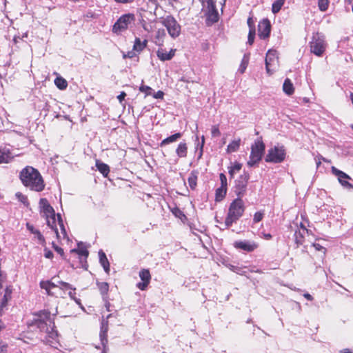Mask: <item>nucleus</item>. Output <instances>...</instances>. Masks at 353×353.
Wrapping results in <instances>:
<instances>
[{"mask_svg":"<svg viewBox=\"0 0 353 353\" xmlns=\"http://www.w3.org/2000/svg\"><path fill=\"white\" fill-rule=\"evenodd\" d=\"M265 148V144L260 140L256 141L252 145L250 159L247 163L249 167L254 166L261 160Z\"/></svg>","mask_w":353,"mask_h":353,"instance_id":"nucleus-3","label":"nucleus"},{"mask_svg":"<svg viewBox=\"0 0 353 353\" xmlns=\"http://www.w3.org/2000/svg\"><path fill=\"white\" fill-rule=\"evenodd\" d=\"M285 0H276L272 7V11L274 14H276L280 11L282 6H283Z\"/></svg>","mask_w":353,"mask_h":353,"instance_id":"nucleus-36","label":"nucleus"},{"mask_svg":"<svg viewBox=\"0 0 353 353\" xmlns=\"http://www.w3.org/2000/svg\"><path fill=\"white\" fill-rule=\"evenodd\" d=\"M56 314L57 312L51 314L47 310H40L34 314L35 318L31 324V326L37 327L40 332L46 334L44 342L50 345H52L58 337L54 319Z\"/></svg>","mask_w":353,"mask_h":353,"instance_id":"nucleus-1","label":"nucleus"},{"mask_svg":"<svg viewBox=\"0 0 353 353\" xmlns=\"http://www.w3.org/2000/svg\"><path fill=\"white\" fill-rule=\"evenodd\" d=\"M188 226L195 235H198V233H203L206 230V227L201 222H189Z\"/></svg>","mask_w":353,"mask_h":353,"instance_id":"nucleus-22","label":"nucleus"},{"mask_svg":"<svg viewBox=\"0 0 353 353\" xmlns=\"http://www.w3.org/2000/svg\"><path fill=\"white\" fill-rule=\"evenodd\" d=\"M59 284L60 285L59 288L61 290H72L73 291L76 290L72 286V285L64 281H59Z\"/></svg>","mask_w":353,"mask_h":353,"instance_id":"nucleus-42","label":"nucleus"},{"mask_svg":"<svg viewBox=\"0 0 353 353\" xmlns=\"http://www.w3.org/2000/svg\"><path fill=\"white\" fill-rule=\"evenodd\" d=\"M175 216L182 220L183 217L185 216V215L183 214L181 211H180L179 209H176L175 212H174Z\"/></svg>","mask_w":353,"mask_h":353,"instance_id":"nucleus-56","label":"nucleus"},{"mask_svg":"<svg viewBox=\"0 0 353 353\" xmlns=\"http://www.w3.org/2000/svg\"><path fill=\"white\" fill-rule=\"evenodd\" d=\"M12 288L11 285L7 286L5 289L3 296L0 302V315H2L6 309L8 303L12 299Z\"/></svg>","mask_w":353,"mask_h":353,"instance_id":"nucleus-18","label":"nucleus"},{"mask_svg":"<svg viewBox=\"0 0 353 353\" xmlns=\"http://www.w3.org/2000/svg\"><path fill=\"white\" fill-rule=\"evenodd\" d=\"M285 150L283 146H274L270 148L265 157V161L268 163H279L284 161Z\"/></svg>","mask_w":353,"mask_h":353,"instance_id":"nucleus-5","label":"nucleus"},{"mask_svg":"<svg viewBox=\"0 0 353 353\" xmlns=\"http://www.w3.org/2000/svg\"><path fill=\"white\" fill-rule=\"evenodd\" d=\"M234 246L238 250L251 252L255 250L259 245L256 242L250 240L236 241L234 243Z\"/></svg>","mask_w":353,"mask_h":353,"instance_id":"nucleus-10","label":"nucleus"},{"mask_svg":"<svg viewBox=\"0 0 353 353\" xmlns=\"http://www.w3.org/2000/svg\"><path fill=\"white\" fill-rule=\"evenodd\" d=\"M97 285L100 291L103 300L108 299L109 284L107 282H97Z\"/></svg>","mask_w":353,"mask_h":353,"instance_id":"nucleus-27","label":"nucleus"},{"mask_svg":"<svg viewBox=\"0 0 353 353\" xmlns=\"http://www.w3.org/2000/svg\"><path fill=\"white\" fill-rule=\"evenodd\" d=\"M146 45L147 40L141 41L139 38H136L133 46V50L137 52H141L146 47Z\"/></svg>","mask_w":353,"mask_h":353,"instance_id":"nucleus-33","label":"nucleus"},{"mask_svg":"<svg viewBox=\"0 0 353 353\" xmlns=\"http://www.w3.org/2000/svg\"><path fill=\"white\" fill-rule=\"evenodd\" d=\"M176 154L179 158H185L188 154V145L185 141L181 142L176 149Z\"/></svg>","mask_w":353,"mask_h":353,"instance_id":"nucleus-28","label":"nucleus"},{"mask_svg":"<svg viewBox=\"0 0 353 353\" xmlns=\"http://www.w3.org/2000/svg\"><path fill=\"white\" fill-rule=\"evenodd\" d=\"M243 212V201L240 199H236L231 203L228 215L231 219H238L241 216Z\"/></svg>","mask_w":353,"mask_h":353,"instance_id":"nucleus-9","label":"nucleus"},{"mask_svg":"<svg viewBox=\"0 0 353 353\" xmlns=\"http://www.w3.org/2000/svg\"><path fill=\"white\" fill-rule=\"evenodd\" d=\"M326 43L323 35L315 33L310 42V52L318 57L322 56L326 48Z\"/></svg>","mask_w":353,"mask_h":353,"instance_id":"nucleus-4","label":"nucleus"},{"mask_svg":"<svg viewBox=\"0 0 353 353\" xmlns=\"http://www.w3.org/2000/svg\"><path fill=\"white\" fill-rule=\"evenodd\" d=\"M54 84L60 90H65L68 86L67 81L63 77H57L54 80Z\"/></svg>","mask_w":353,"mask_h":353,"instance_id":"nucleus-35","label":"nucleus"},{"mask_svg":"<svg viewBox=\"0 0 353 353\" xmlns=\"http://www.w3.org/2000/svg\"><path fill=\"white\" fill-rule=\"evenodd\" d=\"M22 183L32 191L41 192L45 188V183L39 172L32 166H26L20 172Z\"/></svg>","mask_w":353,"mask_h":353,"instance_id":"nucleus-2","label":"nucleus"},{"mask_svg":"<svg viewBox=\"0 0 353 353\" xmlns=\"http://www.w3.org/2000/svg\"><path fill=\"white\" fill-rule=\"evenodd\" d=\"M242 165L240 163L235 162L232 166L229 168V174L233 177L236 172H238L241 169Z\"/></svg>","mask_w":353,"mask_h":353,"instance_id":"nucleus-39","label":"nucleus"},{"mask_svg":"<svg viewBox=\"0 0 353 353\" xmlns=\"http://www.w3.org/2000/svg\"><path fill=\"white\" fill-rule=\"evenodd\" d=\"M70 252L71 254H77L79 255V258L81 263L86 261V259L88 258L89 254L87 248L85 246H83L82 242L78 243V248L71 250Z\"/></svg>","mask_w":353,"mask_h":353,"instance_id":"nucleus-19","label":"nucleus"},{"mask_svg":"<svg viewBox=\"0 0 353 353\" xmlns=\"http://www.w3.org/2000/svg\"><path fill=\"white\" fill-rule=\"evenodd\" d=\"M16 197L19 199L20 202H21L25 205H28V199L27 196L23 195L21 192H17L16 193Z\"/></svg>","mask_w":353,"mask_h":353,"instance_id":"nucleus-44","label":"nucleus"},{"mask_svg":"<svg viewBox=\"0 0 353 353\" xmlns=\"http://www.w3.org/2000/svg\"><path fill=\"white\" fill-rule=\"evenodd\" d=\"M152 90V89L148 85H142L139 87V91L141 92H144L145 94V97L150 95Z\"/></svg>","mask_w":353,"mask_h":353,"instance_id":"nucleus-45","label":"nucleus"},{"mask_svg":"<svg viewBox=\"0 0 353 353\" xmlns=\"http://www.w3.org/2000/svg\"><path fill=\"white\" fill-rule=\"evenodd\" d=\"M52 248L61 256L64 257V251L61 248L57 245L54 243H52Z\"/></svg>","mask_w":353,"mask_h":353,"instance_id":"nucleus-49","label":"nucleus"},{"mask_svg":"<svg viewBox=\"0 0 353 353\" xmlns=\"http://www.w3.org/2000/svg\"><path fill=\"white\" fill-rule=\"evenodd\" d=\"M207 20L216 23L219 20V13L216 8V0H207Z\"/></svg>","mask_w":353,"mask_h":353,"instance_id":"nucleus-11","label":"nucleus"},{"mask_svg":"<svg viewBox=\"0 0 353 353\" xmlns=\"http://www.w3.org/2000/svg\"><path fill=\"white\" fill-rule=\"evenodd\" d=\"M204 143H205V137H204V136H202V137H201V145H200V154H199V157H201L202 154H203V148Z\"/></svg>","mask_w":353,"mask_h":353,"instance_id":"nucleus-59","label":"nucleus"},{"mask_svg":"<svg viewBox=\"0 0 353 353\" xmlns=\"http://www.w3.org/2000/svg\"><path fill=\"white\" fill-rule=\"evenodd\" d=\"M258 234L263 236L265 239H270L272 237V235L270 233H265L263 231H261V229L259 230Z\"/></svg>","mask_w":353,"mask_h":353,"instance_id":"nucleus-52","label":"nucleus"},{"mask_svg":"<svg viewBox=\"0 0 353 353\" xmlns=\"http://www.w3.org/2000/svg\"><path fill=\"white\" fill-rule=\"evenodd\" d=\"M108 330V321L103 320L101 323V332H100V340L102 345L108 344L107 332Z\"/></svg>","mask_w":353,"mask_h":353,"instance_id":"nucleus-23","label":"nucleus"},{"mask_svg":"<svg viewBox=\"0 0 353 353\" xmlns=\"http://www.w3.org/2000/svg\"><path fill=\"white\" fill-rule=\"evenodd\" d=\"M99 263L103 267L105 273L109 274L110 272V263L106 257L105 254L103 250H100L99 252Z\"/></svg>","mask_w":353,"mask_h":353,"instance_id":"nucleus-26","label":"nucleus"},{"mask_svg":"<svg viewBox=\"0 0 353 353\" xmlns=\"http://www.w3.org/2000/svg\"><path fill=\"white\" fill-rule=\"evenodd\" d=\"M165 36V32L163 29H159L156 34V39L157 41L156 43L159 46H163V38Z\"/></svg>","mask_w":353,"mask_h":353,"instance_id":"nucleus-38","label":"nucleus"},{"mask_svg":"<svg viewBox=\"0 0 353 353\" xmlns=\"http://www.w3.org/2000/svg\"><path fill=\"white\" fill-rule=\"evenodd\" d=\"M248 57L245 55L242 59V61H241V65L239 68V71L241 73H243L245 72V70L248 66Z\"/></svg>","mask_w":353,"mask_h":353,"instance_id":"nucleus-40","label":"nucleus"},{"mask_svg":"<svg viewBox=\"0 0 353 353\" xmlns=\"http://www.w3.org/2000/svg\"><path fill=\"white\" fill-rule=\"evenodd\" d=\"M341 353H353L349 349H343L341 351Z\"/></svg>","mask_w":353,"mask_h":353,"instance_id":"nucleus-64","label":"nucleus"},{"mask_svg":"<svg viewBox=\"0 0 353 353\" xmlns=\"http://www.w3.org/2000/svg\"><path fill=\"white\" fill-rule=\"evenodd\" d=\"M249 178V174L244 172L239 176V179L236 181V188L239 194L245 191Z\"/></svg>","mask_w":353,"mask_h":353,"instance_id":"nucleus-20","label":"nucleus"},{"mask_svg":"<svg viewBox=\"0 0 353 353\" xmlns=\"http://www.w3.org/2000/svg\"><path fill=\"white\" fill-rule=\"evenodd\" d=\"M13 158L14 155L8 148L0 146V164L8 163L10 162Z\"/></svg>","mask_w":353,"mask_h":353,"instance_id":"nucleus-21","label":"nucleus"},{"mask_svg":"<svg viewBox=\"0 0 353 353\" xmlns=\"http://www.w3.org/2000/svg\"><path fill=\"white\" fill-rule=\"evenodd\" d=\"M241 139L232 141L227 147V152L232 153L237 151L240 147Z\"/></svg>","mask_w":353,"mask_h":353,"instance_id":"nucleus-32","label":"nucleus"},{"mask_svg":"<svg viewBox=\"0 0 353 353\" xmlns=\"http://www.w3.org/2000/svg\"><path fill=\"white\" fill-rule=\"evenodd\" d=\"M271 31L270 22L268 19H263L259 23L258 34L261 39L268 38Z\"/></svg>","mask_w":353,"mask_h":353,"instance_id":"nucleus-12","label":"nucleus"},{"mask_svg":"<svg viewBox=\"0 0 353 353\" xmlns=\"http://www.w3.org/2000/svg\"><path fill=\"white\" fill-rule=\"evenodd\" d=\"M47 223L50 227H51L52 228H53L54 230V232L56 233L57 239L68 240V236L67 235V232H66L64 222H57L59 225V228H60V230H61L60 232H59L58 229L57 228V224H56L57 222H47Z\"/></svg>","mask_w":353,"mask_h":353,"instance_id":"nucleus-17","label":"nucleus"},{"mask_svg":"<svg viewBox=\"0 0 353 353\" xmlns=\"http://www.w3.org/2000/svg\"><path fill=\"white\" fill-rule=\"evenodd\" d=\"M303 296H304L306 299H307V300H309V301H312V300H313V297H312V295H311V294H310L309 293H305V294H303Z\"/></svg>","mask_w":353,"mask_h":353,"instance_id":"nucleus-62","label":"nucleus"},{"mask_svg":"<svg viewBox=\"0 0 353 353\" xmlns=\"http://www.w3.org/2000/svg\"><path fill=\"white\" fill-rule=\"evenodd\" d=\"M96 167L104 177L108 176L110 172V167L99 160H96Z\"/></svg>","mask_w":353,"mask_h":353,"instance_id":"nucleus-29","label":"nucleus"},{"mask_svg":"<svg viewBox=\"0 0 353 353\" xmlns=\"http://www.w3.org/2000/svg\"><path fill=\"white\" fill-rule=\"evenodd\" d=\"M139 275L142 282L138 283L137 286L141 290H145L151 279L150 271L148 269H143L139 272Z\"/></svg>","mask_w":353,"mask_h":353,"instance_id":"nucleus-16","label":"nucleus"},{"mask_svg":"<svg viewBox=\"0 0 353 353\" xmlns=\"http://www.w3.org/2000/svg\"><path fill=\"white\" fill-rule=\"evenodd\" d=\"M7 352V345L2 341H0V353H6Z\"/></svg>","mask_w":353,"mask_h":353,"instance_id":"nucleus-57","label":"nucleus"},{"mask_svg":"<svg viewBox=\"0 0 353 353\" xmlns=\"http://www.w3.org/2000/svg\"><path fill=\"white\" fill-rule=\"evenodd\" d=\"M39 207L41 208V213L47 220L50 219L52 221H62L61 215L60 214H55L53 208L49 204L46 199H40Z\"/></svg>","mask_w":353,"mask_h":353,"instance_id":"nucleus-7","label":"nucleus"},{"mask_svg":"<svg viewBox=\"0 0 353 353\" xmlns=\"http://www.w3.org/2000/svg\"><path fill=\"white\" fill-rule=\"evenodd\" d=\"M329 5V0H319V7L321 11H325Z\"/></svg>","mask_w":353,"mask_h":353,"instance_id":"nucleus-43","label":"nucleus"},{"mask_svg":"<svg viewBox=\"0 0 353 353\" xmlns=\"http://www.w3.org/2000/svg\"><path fill=\"white\" fill-rule=\"evenodd\" d=\"M283 92L288 95H291L294 93V88L293 83H292L290 79H286L284 81V83L283 85Z\"/></svg>","mask_w":353,"mask_h":353,"instance_id":"nucleus-31","label":"nucleus"},{"mask_svg":"<svg viewBox=\"0 0 353 353\" xmlns=\"http://www.w3.org/2000/svg\"><path fill=\"white\" fill-rule=\"evenodd\" d=\"M157 55L161 61H169L174 57V50H171L169 52H168L163 49L161 48L157 50Z\"/></svg>","mask_w":353,"mask_h":353,"instance_id":"nucleus-25","label":"nucleus"},{"mask_svg":"<svg viewBox=\"0 0 353 353\" xmlns=\"http://www.w3.org/2000/svg\"><path fill=\"white\" fill-rule=\"evenodd\" d=\"M310 233H311V230L307 229L303 222H300V228L294 233V241L297 247L303 243L305 235Z\"/></svg>","mask_w":353,"mask_h":353,"instance_id":"nucleus-13","label":"nucleus"},{"mask_svg":"<svg viewBox=\"0 0 353 353\" xmlns=\"http://www.w3.org/2000/svg\"><path fill=\"white\" fill-rule=\"evenodd\" d=\"M255 37V30L250 28L249 34H248V42L250 45H252L254 43Z\"/></svg>","mask_w":353,"mask_h":353,"instance_id":"nucleus-46","label":"nucleus"},{"mask_svg":"<svg viewBox=\"0 0 353 353\" xmlns=\"http://www.w3.org/2000/svg\"><path fill=\"white\" fill-rule=\"evenodd\" d=\"M162 24L166 28L172 38L175 39L180 35L181 26L172 16L169 15L164 18Z\"/></svg>","mask_w":353,"mask_h":353,"instance_id":"nucleus-6","label":"nucleus"},{"mask_svg":"<svg viewBox=\"0 0 353 353\" xmlns=\"http://www.w3.org/2000/svg\"><path fill=\"white\" fill-rule=\"evenodd\" d=\"M117 3H131L134 0H114Z\"/></svg>","mask_w":353,"mask_h":353,"instance_id":"nucleus-61","label":"nucleus"},{"mask_svg":"<svg viewBox=\"0 0 353 353\" xmlns=\"http://www.w3.org/2000/svg\"><path fill=\"white\" fill-rule=\"evenodd\" d=\"M263 219V213L262 212H257L254 214L253 221H261Z\"/></svg>","mask_w":353,"mask_h":353,"instance_id":"nucleus-50","label":"nucleus"},{"mask_svg":"<svg viewBox=\"0 0 353 353\" xmlns=\"http://www.w3.org/2000/svg\"><path fill=\"white\" fill-rule=\"evenodd\" d=\"M313 246L314 247V248L318 250V251H323L324 253L325 252V248L324 247H323L322 245H321L319 243H314L313 244Z\"/></svg>","mask_w":353,"mask_h":353,"instance_id":"nucleus-55","label":"nucleus"},{"mask_svg":"<svg viewBox=\"0 0 353 353\" xmlns=\"http://www.w3.org/2000/svg\"><path fill=\"white\" fill-rule=\"evenodd\" d=\"M332 172L338 177V180L341 185L348 189L353 188V185L347 181V179H350V177L347 174L334 166L332 167Z\"/></svg>","mask_w":353,"mask_h":353,"instance_id":"nucleus-15","label":"nucleus"},{"mask_svg":"<svg viewBox=\"0 0 353 353\" xmlns=\"http://www.w3.org/2000/svg\"><path fill=\"white\" fill-rule=\"evenodd\" d=\"M278 62V58L276 57V52L275 50H269L266 54L265 57V68L268 74L273 73V70H271V67L274 65Z\"/></svg>","mask_w":353,"mask_h":353,"instance_id":"nucleus-14","label":"nucleus"},{"mask_svg":"<svg viewBox=\"0 0 353 353\" xmlns=\"http://www.w3.org/2000/svg\"><path fill=\"white\" fill-rule=\"evenodd\" d=\"M164 96V93L162 91H158L154 94V98L155 99H163Z\"/></svg>","mask_w":353,"mask_h":353,"instance_id":"nucleus-58","label":"nucleus"},{"mask_svg":"<svg viewBox=\"0 0 353 353\" xmlns=\"http://www.w3.org/2000/svg\"><path fill=\"white\" fill-rule=\"evenodd\" d=\"M39 285L41 288L46 290L47 294L50 296H53L55 294L52 290L59 287L50 281H41Z\"/></svg>","mask_w":353,"mask_h":353,"instance_id":"nucleus-24","label":"nucleus"},{"mask_svg":"<svg viewBox=\"0 0 353 353\" xmlns=\"http://www.w3.org/2000/svg\"><path fill=\"white\" fill-rule=\"evenodd\" d=\"M44 256L47 259H52L53 257V253L48 248L44 249Z\"/></svg>","mask_w":353,"mask_h":353,"instance_id":"nucleus-53","label":"nucleus"},{"mask_svg":"<svg viewBox=\"0 0 353 353\" xmlns=\"http://www.w3.org/2000/svg\"><path fill=\"white\" fill-rule=\"evenodd\" d=\"M196 181H197V173L194 171H192L188 179V182L189 184L190 188L192 190H194L196 186Z\"/></svg>","mask_w":353,"mask_h":353,"instance_id":"nucleus-34","label":"nucleus"},{"mask_svg":"<svg viewBox=\"0 0 353 353\" xmlns=\"http://www.w3.org/2000/svg\"><path fill=\"white\" fill-rule=\"evenodd\" d=\"M134 20L133 14H125L119 17L117 22L114 24L112 31L114 33H120L126 30L128 25Z\"/></svg>","mask_w":353,"mask_h":353,"instance_id":"nucleus-8","label":"nucleus"},{"mask_svg":"<svg viewBox=\"0 0 353 353\" xmlns=\"http://www.w3.org/2000/svg\"><path fill=\"white\" fill-rule=\"evenodd\" d=\"M26 227H27V229L33 234H35V231L38 230L35 229L34 228V226L32 224H30V222H27Z\"/></svg>","mask_w":353,"mask_h":353,"instance_id":"nucleus-54","label":"nucleus"},{"mask_svg":"<svg viewBox=\"0 0 353 353\" xmlns=\"http://www.w3.org/2000/svg\"><path fill=\"white\" fill-rule=\"evenodd\" d=\"M34 239H37L38 241V243L41 245H44L46 243L45 238L41 234V233L39 232V230L35 231Z\"/></svg>","mask_w":353,"mask_h":353,"instance_id":"nucleus-41","label":"nucleus"},{"mask_svg":"<svg viewBox=\"0 0 353 353\" xmlns=\"http://www.w3.org/2000/svg\"><path fill=\"white\" fill-rule=\"evenodd\" d=\"M219 178L221 181V187L227 188V178L225 175L223 173H221Z\"/></svg>","mask_w":353,"mask_h":353,"instance_id":"nucleus-48","label":"nucleus"},{"mask_svg":"<svg viewBox=\"0 0 353 353\" xmlns=\"http://www.w3.org/2000/svg\"><path fill=\"white\" fill-rule=\"evenodd\" d=\"M68 295H69V296H70L72 299H73V300H74L77 303H78V304H81V303H80V299H77V298L75 297V292H74V291H73V290H71V291H70V292H68Z\"/></svg>","mask_w":353,"mask_h":353,"instance_id":"nucleus-51","label":"nucleus"},{"mask_svg":"<svg viewBox=\"0 0 353 353\" xmlns=\"http://www.w3.org/2000/svg\"><path fill=\"white\" fill-rule=\"evenodd\" d=\"M211 134L212 137H219L221 135V132L218 125H213L211 129Z\"/></svg>","mask_w":353,"mask_h":353,"instance_id":"nucleus-47","label":"nucleus"},{"mask_svg":"<svg viewBox=\"0 0 353 353\" xmlns=\"http://www.w3.org/2000/svg\"><path fill=\"white\" fill-rule=\"evenodd\" d=\"M263 226V224L261 222L257 221V222H253V225L252 226L253 228H257L259 225Z\"/></svg>","mask_w":353,"mask_h":353,"instance_id":"nucleus-63","label":"nucleus"},{"mask_svg":"<svg viewBox=\"0 0 353 353\" xmlns=\"http://www.w3.org/2000/svg\"><path fill=\"white\" fill-rule=\"evenodd\" d=\"M126 96V94L124 92H121L119 95H118L117 99L121 103L122 101L124 100L125 97Z\"/></svg>","mask_w":353,"mask_h":353,"instance_id":"nucleus-60","label":"nucleus"},{"mask_svg":"<svg viewBox=\"0 0 353 353\" xmlns=\"http://www.w3.org/2000/svg\"><path fill=\"white\" fill-rule=\"evenodd\" d=\"M182 137V134L180 132L175 133L165 139H164L160 143L161 146L168 145L169 143L176 141Z\"/></svg>","mask_w":353,"mask_h":353,"instance_id":"nucleus-30","label":"nucleus"},{"mask_svg":"<svg viewBox=\"0 0 353 353\" xmlns=\"http://www.w3.org/2000/svg\"><path fill=\"white\" fill-rule=\"evenodd\" d=\"M227 188L220 187L216 190V201H221L226 194Z\"/></svg>","mask_w":353,"mask_h":353,"instance_id":"nucleus-37","label":"nucleus"}]
</instances>
